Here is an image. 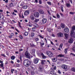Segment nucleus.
<instances>
[{"instance_id":"f257e3e1","label":"nucleus","mask_w":75,"mask_h":75,"mask_svg":"<svg viewBox=\"0 0 75 75\" xmlns=\"http://www.w3.org/2000/svg\"><path fill=\"white\" fill-rule=\"evenodd\" d=\"M23 64L25 67H28L31 64V61H28V59H26L24 61Z\"/></svg>"},{"instance_id":"f03ea898","label":"nucleus","mask_w":75,"mask_h":75,"mask_svg":"<svg viewBox=\"0 0 75 75\" xmlns=\"http://www.w3.org/2000/svg\"><path fill=\"white\" fill-rule=\"evenodd\" d=\"M25 56L26 57V58H32V56L27 51H26L25 53Z\"/></svg>"},{"instance_id":"7ed1b4c3","label":"nucleus","mask_w":75,"mask_h":75,"mask_svg":"<svg viewBox=\"0 0 75 75\" xmlns=\"http://www.w3.org/2000/svg\"><path fill=\"white\" fill-rule=\"evenodd\" d=\"M68 65L65 64H62L61 66V68L63 69L66 70L68 69Z\"/></svg>"},{"instance_id":"20e7f679","label":"nucleus","mask_w":75,"mask_h":75,"mask_svg":"<svg viewBox=\"0 0 75 75\" xmlns=\"http://www.w3.org/2000/svg\"><path fill=\"white\" fill-rule=\"evenodd\" d=\"M46 54L47 55H48V56H49V57H52V53L51 52H50L49 51H47L46 52Z\"/></svg>"},{"instance_id":"39448f33","label":"nucleus","mask_w":75,"mask_h":75,"mask_svg":"<svg viewBox=\"0 0 75 75\" xmlns=\"http://www.w3.org/2000/svg\"><path fill=\"white\" fill-rule=\"evenodd\" d=\"M75 30V26H73L71 27V33L70 34H72V33H74L75 32L74 31Z\"/></svg>"},{"instance_id":"423d86ee","label":"nucleus","mask_w":75,"mask_h":75,"mask_svg":"<svg viewBox=\"0 0 75 75\" xmlns=\"http://www.w3.org/2000/svg\"><path fill=\"white\" fill-rule=\"evenodd\" d=\"M52 66L54 67L51 68V70H55L56 69V64L55 63H53Z\"/></svg>"},{"instance_id":"0eeeda50","label":"nucleus","mask_w":75,"mask_h":75,"mask_svg":"<svg viewBox=\"0 0 75 75\" xmlns=\"http://www.w3.org/2000/svg\"><path fill=\"white\" fill-rule=\"evenodd\" d=\"M63 35V33H58L57 34V36L59 37H62Z\"/></svg>"},{"instance_id":"6e6552de","label":"nucleus","mask_w":75,"mask_h":75,"mask_svg":"<svg viewBox=\"0 0 75 75\" xmlns=\"http://www.w3.org/2000/svg\"><path fill=\"white\" fill-rule=\"evenodd\" d=\"M34 16L35 17H38L39 16H40V14H39V13L38 12H35L34 13Z\"/></svg>"},{"instance_id":"1a4fd4ad","label":"nucleus","mask_w":75,"mask_h":75,"mask_svg":"<svg viewBox=\"0 0 75 75\" xmlns=\"http://www.w3.org/2000/svg\"><path fill=\"white\" fill-rule=\"evenodd\" d=\"M30 14V11H25L24 13L25 16H27Z\"/></svg>"},{"instance_id":"9d476101","label":"nucleus","mask_w":75,"mask_h":75,"mask_svg":"<svg viewBox=\"0 0 75 75\" xmlns=\"http://www.w3.org/2000/svg\"><path fill=\"white\" fill-rule=\"evenodd\" d=\"M47 19L45 18H43L42 20V22L43 24H45L46 23H47Z\"/></svg>"},{"instance_id":"9b49d317","label":"nucleus","mask_w":75,"mask_h":75,"mask_svg":"<svg viewBox=\"0 0 75 75\" xmlns=\"http://www.w3.org/2000/svg\"><path fill=\"white\" fill-rule=\"evenodd\" d=\"M38 61H39V60L38 59H35L34 60V63L35 64H37L38 62Z\"/></svg>"},{"instance_id":"f8f14e48","label":"nucleus","mask_w":75,"mask_h":75,"mask_svg":"<svg viewBox=\"0 0 75 75\" xmlns=\"http://www.w3.org/2000/svg\"><path fill=\"white\" fill-rule=\"evenodd\" d=\"M64 36L66 40H67L69 38V34L67 33H65L64 34Z\"/></svg>"},{"instance_id":"ddd939ff","label":"nucleus","mask_w":75,"mask_h":75,"mask_svg":"<svg viewBox=\"0 0 75 75\" xmlns=\"http://www.w3.org/2000/svg\"><path fill=\"white\" fill-rule=\"evenodd\" d=\"M73 41H74L73 38H71L69 40L68 42H69V43H72Z\"/></svg>"},{"instance_id":"4468645a","label":"nucleus","mask_w":75,"mask_h":75,"mask_svg":"<svg viewBox=\"0 0 75 75\" xmlns=\"http://www.w3.org/2000/svg\"><path fill=\"white\" fill-rule=\"evenodd\" d=\"M38 70L39 71H40V72H42V71L43 70V67L42 66H40Z\"/></svg>"},{"instance_id":"2eb2a0df","label":"nucleus","mask_w":75,"mask_h":75,"mask_svg":"<svg viewBox=\"0 0 75 75\" xmlns=\"http://www.w3.org/2000/svg\"><path fill=\"white\" fill-rule=\"evenodd\" d=\"M52 61L53 62H54L57 61V58L53 57L52 58Z\"/></svg>"},{"instance_id":"dca6fc26","label":"nucleus","mask_w":75,"mask_h":75,"mask_svg":"<svg viewBox=\"0 0 75 75\" xmlns=\"http://www.w3.org/2000/svg\"><path fill=\"white\" fill-rule=\"evenodd\" d=\"M70 36L74 38H75V32L72 33H70Z\"/></svg>"},{"instance_id":"f3484780","label":"nucleus","mask_w":75,"mask_h":75,"mask_svg":"<svg viewBox=\"0 0 75 75\" xmlns=\"http://www.w3.org/2000/svg\"><path fill=\"white\" fill-rule=\"evenodd\" d=\"M64 30L66 33H68L69 32V29L68 28H65Z\"/></svg>"},{"instance_id":"a211bd4d","label":"nucleus","mask_w":75,"mask_h":75,"mask_svg":"<svg viewBox=\"0 0 75 75\" xmlns=\"http://www.w3.org/2000/svg\"><path fill=\"white\" fill-rule=\"evenodd\" d=\"M38 11L40 14H44V11L41 9H39Z\"/></svg>"},{"instance_id":"6ab92c4d","label":"nucleus","mask_w":75,"mask_h":75,"mask_svg":"<svg viewBox=\"0 0 75 75\" xmlns=\"http://www.w3.org/2000/svg\"><path fill=\"white\" fill-rule=\"evenodd\" d=\"M30 18L32 20H34V16L33 15H31L30 16Z\"/></svg>"},{"instance_id":"aec40b11","label":"nucleus","mask_w":75,"mask_h":75,"mask_svg":"<svg viewBox=\"0 0 75 75\" xmlns=\"http://www.w3.org/2000/svg\"><path fill=\"white\" fill-rule=\"evenodd\" d=\"M41 55L43 59H45L47 58V57L45 56L43 53H41Z\"/></svg>"},{"instance_id":"412c9836","label":"nucleus","mask_w":75,"mask_h":75,"mask_svg":"<svg viewBox=\"0 0 75 75\" xmlns=\"http://www.w3.org/2000/svg\"><path fill=\"white\" fill-rule=\"evenodd\" d=\"M50 74L52 75L55 74V72L54 71V70H52V71H51L50 72Z\"/></svg>"},{"instance_id":"4be33fe9","label":"nucleus","mask_w":75,"mask_h":75,"mask_svg":"<svg viewBox=\"0 0 75 75\" xmlns=\"http://www.w3.org/2000/svg\"><path fill=\"white\" fill-rule=\"evenodd\" d=\"M66 5L67 7H71V5L69 3H66Z\"/></svg>"},{"instance_id":"5701e85b","label":"nucleus","mask_w":75,"mask_h":75,"mask_svg":"<svg viewBox=\"0 0 75 75\" xmlns=\"http://www.w3.org/2000/svg\"><path fill=\"white\" fill-rule=\"evenodd\" d=\"M4 65V63H1V64L0 65L1 67V68H2V69H4V66H3Z\"/></svg>"},{"instance_id":"b1692460","label":"nucleus","mask_w":75,"mask_h":75,"mask_svg":"<svg viewBox=\"0 0 75 75\" xmlns=\"http://www.w3.org/2000/svg\"><path fill=\"white\" fill-rule=\"evenodd\" d=\"M64 54H60L57 55V57H63L64 56Z\"/></svg>"},{"instance_id":"393cba45","label":"nucleus","mask_w":75,"mask_h":75,"mask_svg":"<svg viewBox=\"0 0 75 75\" xmlns=\"http://www.w3.org/2000/svg\"><path fill=\"white\" fill-rule=\"evenodd\" d=\"M41 64H44L45 62V60H41Z\"/></svg>"},{"instance_id":"a878e982","label":"nucleus","mask_w":75,"mask_h":75,"mask_svg":"<svg viewBox=\"0 0 75 75\" xmlns=\"http://www.w3.org/2000/svg\"><path fill=\"white\" fill-rule=\"evenodd\" d=\"M38 21H39V19L38 18L35 19L34 21L35 23H37Z\"/></svg>"},{"instance_id":"bb28decb","label":"nucleus","mask_w":75,"mask_h":75,"mask_svg":"<svg viewBox=\"0 0 75 75\" xmlns=\"http://www.w3.org/2000/svg\"><path fill=\"white\" fill-rule=\"evenodd\" d=\"M39 43H40V46L41 47H42V46L44 45V43H42V42H39Z\"/></svg>"},{"instance_id":"cd10ccee","label":"nucleus","mask_w":75,"mask_h":75,"mask_svg":"<svg viewBox=\"0 0 75 75\" xmlns=\"http://www.w3.org/2000/svg\"><path fill=\"white\" fill-rule=\"evenodd\" d=\"M13 3H11L9 4V7H13Z\"/></svg>"},{"instance_id":"c85d7f7f","label":"nucleus","mask_w":75,"mask_h":75,"mask_svg":"<svg viewBox=\"0 0 75 75\" xmlns=\"http://www.w3.org/2000/svg\"><path fill=\"white\" fill-rule=\"evenodd\" d=\"M33 26L35 27H38V25L37 24V23H35L34 25H33Z\"/></svg>"},{"instance_id":"c756f323","label":"nucleus","mask_w":75,"mask_h":75,"mask_svg":"<svg viewBox=\"0 0 75 75\" xmlns=\"http://www.w3.org/2000/svg\"><path fill=\"white\" fill-rule=\"evenodd\" d=\"M15 56H12L11 57V59H12V60H14V59H15Z\"/></svg>"},{"instance_id":"7c9ffc66","label":"nucleus","mask_w":75,"mask_h":75,"mask_svg":"<svg viewBox=\"0 0 75 75\" xmlns=\"http://www.w3.org/2000/svg\"><path fill=\"white\" fill-rule=\"evenodd\" d=\"M18 25L19 27H20L21 28H22L23 27L21 26V23L20 22H18Z\"/></svg>"},{"instance_id":"2f4dec72","label":"nucleus","mask_w":75,"mask_h":75,"mask_svg":"<svg viewBox=\"0 0 75 75\" xmlns=\"http://www.w3.org/2000/svg\"><path fill=\"white\" fill-rule=\"evenodd\" d=\"M47 4L48 5H50V6H51V2L50 1H47Z\"/></svg>"},{"instance_id":"473e14b6","label":"nucleus","mask_w":75,"mask_h":75,"mask_svg":"<svg viewBox=\"0 0 75 75\" xmlns=\"http://www.w3.org/2000/svg\"><path fill=\"white\" fill-rule=\"evenodd\" d=\"M71 70L72 71L74 72H75V68L74 67H73L71 69Z\"/></svg>"},{"instance_id":"72a5a7b5","label":"nucleus","mask_w":75,"mask_h":75,"mask_svg":"<svg viewBox=\"0 0 75 75\" xmlns=\"http://www.w3.org/2000/svg\"><path fill=\"white\" fill-rule=\"evenodd\" d=\"M61 27L62 28H64L65 27V25L63 24V23H62L61 24Z\"/></svg>"},{"instance_id":"f704fd0d","label":"nucleus","mask_w":75,"mask_h":75,"mask_svg":"<svg viewBox=\"0 0 75 75\" xmlns=\"http://www.w3.org/2000/svg\"><path fill=\"white\" fill-rule=\"evenodd\" d=\"M63 46V44H61L59 46V48H62V46Z\"/></svg>"},{"instance_id":"c9c22d12","label":"nucleus","mask_w":75,"mask_h":75,"mask_svg":"<svg viewBox=\"0 0 75 75\" xmlns=\"http://www.w3.org/2000/svg\"><path fill=\"white\" fill-rule=\"evenodd\" d=\"M23 8L24 9H26V8H27V6H24L23 7Z\"/></svg>"},{"instance_id":"e433bc0d","label":"nucleus","mask_w":75,"mask_h":75,"mask_svg":"<svg viewBox=\"0 0 75 75\" xmlns=\"http://www.w3.org/2000/svg\"><path fill=\"white\" fill-rule=\"evenodd\" d=\"M28 33L27 32H25L24 33V35L25 36H27V35H28Z\"/></svg>"},{"instance_id":"4c0bfd02","label":"nucleus","mask_w":75,"mask_h":75,"mask_svg":"<svg viewBox=\"0 0 75 75\" xmlns=\"http://www.w3.org/2000/svg\"><path fill=\"white\" fill-rule=\"evenodd\" d=\"M47 30L49 32H51V28H49L47 29Z\"/></svg>"},{"instance_id":"58836bf2","label":"nucleus","mask_w":75,"mask_h":75,"mask_svg":"<svg viewBox=\"0 0 75 75\" xmlns=\"http://www.w3.org/2000/svg\"><path fill=\"white\" fill-rule=\"evenodd\" d=\"M35 74L34 71V70H33L32 71H31V74L32 75H34Z\"/></svg>"},{"instance_id":"ea45409f","label":"nucleus","mask_w":75,"mask_h":75,"mask_svg":"<svg viewBox=\"0 0 75 75\" xmlns=\"http://www.w3.org/2000/svg\"><path fill=\"white\" fill-rule=\"evenodd\" d=\"M67 50H68V49H66L64 50V52L65 54H67Z\"/></svg>"},{"instance_id":"a19ab883","label":"nucleus","mask_w":75,"mask_h":75,"mask_svg":"<svg viewBox=\"0 0 75 75\" xmlns=\"http://www.w3.org/2000/svg\"><path fill=\"white\" fill-rule=\"evenodd\" d=\"M31 36L32 37H34V33H31Z\"/></svg>"},{"instance_id":"79ce46f5","label":"nucleus","mask_w":75,"mask_h":75,"mask_svg":"<svg viewBox=\"0 0 75 75\" xmlns=\"http://www.w3.org/2000/svg\"><path fill=\"white\" fill-rule=\"evenodd\" d=\"M72 51H73L74 52H75V46H74L73 47Z\"/></svg>"},{"instance_id":"37998d69","label":"nucleus","mask_w":75,"mask_h":75,"mask_svg":"<svg viewBox=\"0 0 75 75\" xmlns=\"http://www.w3.org/2000/svg\"><path fill=\"white\" fill-rule=\"evenodd\" d=\"M32 52L33 54H34L35 53V50L33 49L32 50Z\"/></svg>"},{"instance_id":"c03bdc74","label":"nucleus","mask_w":75,"mask_h":75,"mask_svg":"<svg viewBox=\"0 0 75 75\" xmlns=\"http://www.w3.org/2000/svg\"><path fill=\"white\" fill-rule=\"evenodd\" d=\"M70 55H72V56H73L74 57H75V54H73V53H71L70 54Z\"/></svg>"},{"instance_id":"a18cd8bd","label":"nucleus","mask_w":75,"mask_h":75,"mask_svg":"<svg viewBox=\"0 0 75 75\" xmlns=\"http://www.w3.org/2000/svg\"><path fill=\"white\" fill-rule=\"evenodd\" d=\"M39 4H42V1L41 0H39Z\"/></svg>"},{"instance_id":"49530a36","label":"nucleus","mask_w":75,"mask_h":75,"mask_svg":"<svg viewBox=\"0 0 75 75\" xmlns=\"http://www.w3.org/2000/svg\"><path fill=\"white\" fill-rule=\"evenodd\" d=\"M57 18H59V17H60V16H59V14L57 13Z\"/></svg>"},{"instance_id":"de8ad7c7","label":"nucleus","mask_w":75,"mask_h":75,"mask_svg":"<svg viewBox=\"0 0 75 75\" xmlns=\"http://www.w3.org/2000/svg\"><path fill=\"white\" fill-rule=\"evenodd\" d=\"M32 29L33 31H35V28L34 27Z\"/></svg>"},{"instance_id":"09e8293b","label":"nucleus","mask_w":75,"mask_h":75,"mask_svg":"<svg viewBox=\"0 0 75 75\" xmlns=\"http://www.w3.org/2000/svg\"><path fill=\"white\" fill-rule=\"evenodd\" d=\"M50 43L51 44H52V45H54V43L53 42H52V41H50Z\"/></svg>"},{"instance_id":"8fccbe9b","label":"nucleus","mask_w":75,"mask_h":75,"mask_svg":"<svg viewBox=\"0 0 75 75\" xmlns=\"http://www.w3.org/2000/svg\"><path fill=\"white\" fill-rule=\"evenodd\" d=\"M1 56H3V57H6V56H5V55L3 54H1Z\"/></svg>"},{"instance_id":"3c124183","label":"nucleus","mask_w":75,"mask_h":75,"mask_svg":"<svg viewBox=\"0 0 75 75\" xmlns=\"http://www.w3.org/2000/svg\"><path fill=\"white\" fill-rule=\"evenodd\" d=\"M60 3H63L64 4V2L63 0H62L61 1H60Z\"/></svg>"},{"instance_id":"603ef678","label":"nucleus","mask_w":75,"mask_h":75,"mask_svg":"<svg viewBox=\"0 0 75 75\" xmlns=\"http://www.w3.org/2000/svg\"><path fill=\"white\" fill-rule=\"evenodd\" d=\"M39 40L40 39H38V38H36L35 39V40L36 41H39Z\"/></svg>"},{"instance_id":"864d4df0","label":"nucleus","mask_w":75,"mask_h":75,"mask_svg":"<svg viewBox=\"0 0 75 75\" xmlns=\"http://www.w3.org/2000/svg\"><path fill=\"white\" fill-rule=\"evenodd\" d=\"M69 14H75V13L74 12H70L69 13Z\"/></svg>"},{"instance_id":"5fc2aeb1","label":"nucleus","mask_w":75,"mask_h":75,"mask_svg":"<svg viewBox=\"0 0 75 75\" xmlns=\"http://www.w3.org/2000/svg\"><path fill=\"white\" fill-rule=\"evenodd\" d=\"M19 37L21 39H23V37L21 35H20Z\"/></svg>"},{"instance_id":"6e6d98bb","label":"nucleus","mask_w":75,"mask_h":75,"mask_svg":"<svg viewBox=\"0 0 75 75\" xmlns=\"http://www.w3.org/2000/svg\"><path fill=\"white\" fill-rule=\"evenodd\" d=\"M14 36V34L13 33H11V37H13Z\"/></svg>"},{"instance_id":"4d7b16f0","label":"nucleus","mask_w":75,"mask_h":75,"mask_svg":"<svg viewBox=\"0 0 75 75\" xmlns=\"http://www.w3.org/2000/svg\"><path fill=\"white\" fill-rule=\"evenodd\" d=\"M39 37L40 38H42V39L44 38V37H42V36L41 35H39Z\"/></svg>"},{"instance_id":"13d9d810","label":"nucleus","mask_w":75,"mask_h":75,"mask_svg":"<svg viewBox=\"0 0 75 75\" xmlns=\"http://www.w3.org/2000/svg\"><path fill=\"white\" fill-rule=\"evenodd\" d=\"M57 64L58 65H59L60 64V62L59 61H58L57 63Z\"/></svg>"},{"instance_id":"bf43d9fd","label":"nucleus","mask_w":75,"mask_h":75,"mask_svg":"<svg viewBox=\"0 0 75 75\" xmlns=\"http://www.w3.org/2000/svg\"><path fill=\"white\" fill-rule=\"evenodd\" d=\"M55 45H56L57 46H58V45H59V43H56L55 44Z\"/></svg>"},{"instance_id":"052dcab7","label":"nucleus","mask_w":75,"mask_h":75,"mask_svg":"<svg viewBox=\"0 0 75 75\" xmlns=\"http://www.w3.org/2000/svg\"><path fill=\"white\" fill-rule=\"evenodd\" d=\"M35 3H38V0H35Z\"/></svg>"},{"instance_id":"680f3d73","label":"nucleus","mask_w":75,"mask_h":75,"mask_svg":"<svg viewBox=\"0 0 75 75\" xmlns=\"http://www.w3.org/2000/svg\"><path fill=\"white\" fill-rule=\"evenodd\" d=\"M32 25H32V24H30L29 25V27H32Z\"/></svg>"},{"instance_id":"e2e57ef3","label":"nucleus","mask_w":75,"mask_h":75,"mask_svg":"<svg viewBox=\"0 0 75 75\" xmlns=\"http://www.w3.org/2000/svg\"><path fill=\"white\" fill-rule=\"evenodd\" d=\"M58 73H59V74H61V71H60L59 70L58 71Z\"/></svg>"},{"instance_id":"0e129e2a","label":"nucleus","mask_w":75,"mask_h":75,"mask_svg":"<svg viewBox=\"0 0 75 75\" xmlns=\"http://www.w3.org/2000/svg\"><path fill=\"white\" fill-rule=\"evenodd\" d=\"M52 37H55V35H54V34H52Z\"/></svg>"},{"instance_id":"69168bd1","label":"nucleus","mask_w":75,"mask_h":75,"mask_svg":"<svg viewBox=\"0 0 75 75\" xmlns=\"http://www.w3.org/2000/svg\"><path fill=\"white\" fill-rule=\"evenodd\" d=\"M23 49H20L19 50V52H21V51H23Z\"/></svg>"},{"instance_id":"338daca9","label":"nucleus","mask_w":75,"mask_h":75,"mask_svg":"<svg viewBox=\"0 0 75 75\" xmlns=\"http://www.w3.org/2000/svg\"><path fill=\"white\" fill-rule=\"evenodd\" d=\"M8 0H6L5 1V3H8Z\"/></svg>"},{"instance_id":"774afa93","label":"nucleus","mask_w":75,"mask_h":75,"mask_svg":"<svg viewBox=\"0 0 75 75\" xmlns=\"http://www.w3.org/2000/svg\"><path fill=\"white\" fill-rule=\"evenodd\" d=\"M14 12H15V13H17V11L16 10H14Z\"/></svg>"}]
</instances>
